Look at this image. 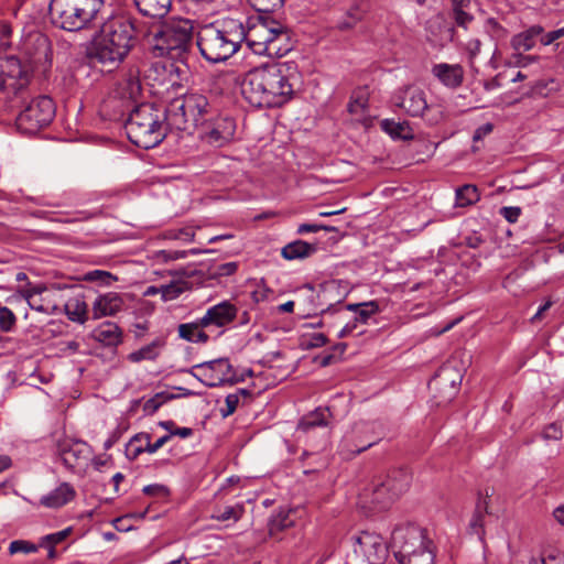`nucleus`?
I'll list each match as a JSON object with an SVG mask.
<instances>
[{
    "mask_svg": "<svg viewBox=\"0 0 564 564\" xmlns=\"http://www.w3.org/2000/svg\"><path fill=\"white\" fill-rule=\"evenodd\" d=\"M235 130L236 124L232 119H219L215 123V126L207 132V142L215 147H221L234 138Z\"/></svg>",
    "mask_w": 564,
    "mask_h": 564,
    "instance_id": "obj_27",
    "label": "nucleus"
},
{
    "mask_svg": "<svg viewBox=\"0 0 564 564\" xmlns=\"http://www.w3.org/2000/svg\"><path fill=\"white\" fill-rule=\"evenodd\" d=\"M186 290L187 283L183 281H173L159 288L161 296L165 302L177 299Z\"/></svg>",
    "mask_w": 564,
    "mask_h": 564,
    "instance_id": "obj_41",
    "label": "nucleus"
},
{
    "mask_svg": "<svg viewBox=\"0 0 564 564\" xmlns=\"http://www.w3.org/2000/svg\"><path fill=\"white\" fill-rule=\"evenodd\" d=\"M180 338L195 344H206L212 339L206 326H203L202 318L189 323L180 324L177 327Z\"/></svg>",
    "mask_w": 564,
    "mask_h": 564,
    "instance_id": "obj_28",
    "label": "nucleus"
},
{
    "mask_svg": "<svg viewBox=\"0 0 564 564\" xmlns=\"http://www.w3.org/2000/svg\"><path fill=\"white\" fill-rule=\"evenodd\" d=\"M135 41L133 20L126 14H111L91 39L86 55L91 62L115 69L126 61Z\"/></svg>",
    "mask_w": 564,
    "mask_h": 564,
    "instance_id": "obj_3",
    "label": "nucleus"
},
{
    "mask_svg": "<svg viewBox=\"0 0 564 564\" xmlns=\"http://www.w3.org/2000/svg\"><path fill=\"white\" fill-rule=\"evenodd\" d=\"M84 280L90 281V282H98L101 285H110V283L112 281H116L117 279L115 276H112V274L107 271L93 270V271L85 273Z\"/></svg>",
    "mask_w": 564,
    "mask_h": 564,
    "instance_id": "obj_48",
    "label": "nucleus"
},
{
    "mask_svg": "<svg viewBox=\"0 0 564 564\" xmlns=\"http://www.w3.org/2000/svg\"><path fill=\"white\" fill-rule=\"evenodd\" d=\"M375 423L358 422L345 434L340 442V452L351 458L370 448L380 440L375 435Z\"/></svg>",
    "mask_w": 564,
    "mask_h": 564,
    "instance_id": "obj_11",
    "label": "nucleus"
},
{
    "mask_svg": "<svg viewBox=\"0 0 564 564\" xmlns=\"http://www.w3.org/2000/svg\"><path fill=\"white\" fill-rule=\"evenodd\" d=\"M91 338L104 346L116 347L122 341V330L113 322H102L93 332Z\"/></svg>",
    "mask_w": 564,
    "mask_h": 564,
    "instance_id": "obj_26",
    "label": "nucleus"
},
{
    "mask_svg": "<svg viewBox=\"0 0 564 564\" xmlns=\"http://www.w3.org/2000/svg\"><path fill=\"white\" fill-rule=\"evenodd\" d=\"M165 124L171 129L186 130L189 126L186 116L184 97L173 99L165 108Z\"/></svg>",
    "mask_w": 564,
    "mask_h": 564,
    "instance_id": "obj_24",
    "label": "nucleus"
},
{
    "mask_svg": "<svg viewBox=\"0 0 564 564\" xmlns=\"http://www.w3.org/2000/svg\"><path fill=\"white\" fill-rule=\"evenodd\" d=\"M44 291H46V286L43 283L32 284L28 282L18 290V293L28 302L32 310L46 313L48 312V307L43 304V300L41 299V294Z\"/></svg>",
    "mask_w": 564,
    "mask_h": 564,
    "instance_id": "obj_30",
    "label": "nucleus"
},
{
    "mask_svg": "<svg viewBox=\"0 0 564 564\" xmlns=\"http://www.w3.org/2000/svg\"><path fill=\"white\" fill-rule=\"evenodd\" d=\"M289 63H271L247 72L241 82V95L256 108L281 107L290 101L294 94Z\"/></svg>",
    "mask_w": 564,
    "mask_h": 564,
    "instance_id": "obj_2",
    "label": "nucleus"
},
{
    "mask_svg": "<svg viewBox=\"0 0 564 564\" xmlns=\"http://www.w3.org/2000/svg\"><path fill=\"white\" fill-rule=\"evenodd\" d=\"M521 213L522 210L518 206H505L500 209V215L510 224L517 223Z\"/></svg>",
    "mask_w": 564,
    "mask_h": 564,
    "instance_id": "obj_56",
    "label": "nucleus"
},
{
    "mask_svg": "<svg viewBox=\"0 0 564 564\" xmlns=\"http://www.w3.org/2000/svg\"><path fill=\"white\" fill-rule=\"evenodd\" d=\"M171 440V435H163L160 438H158L154 443H151V435L149 434V445L147 448V453L154 454L156 453L161 447H163L169 441Z\"/></svg>",
    "mask_w": 564,
    "mask_h": 564,
    "instance_id": "obj_58",
    "label": "nucleus"
},
{
    "mask_svg": "<svg viewBox=\"0 0 564 564\" xmlns=\"http://www.w3.org/2000/svg\"><path fill=\"white\" fill-rule=\"evenodd\" d=\"M123 304V300L118 293L109 292L100 295L93 304V318L112 316L122 310Z\"/></svg>",
    "mask_w": 564,
    "mask_h": 564,
    "instance_id": "obj_21",
    "label": "nucleus"
},
{
    "mask_svg": "<svg viewBox=\"0 0 564 564\" xmlns=\"http://www.w3.org/2000/svg\"><path fill=\"white\" fill-rule=\"evenodd\" d=\"M33 68L14 55L0 54V90L8 98L22 96L28 88Z\"/></svg>",
    "mask_w": 564,
    "mask_h": 564,
    "instance_id": "obj_7",
    "label": "nucleus"
},
{
    "mask_svg": "<svg viewBox=\"0 0 564 564\" xmlns=\"http://www.w3.org/2000/svg\"><path fill=\"white\" fill-rule=\"evenodd\" d=\"M543 33V26L539 24L531 25L523 31L514 34L510 40V46L513 52H528L534 48L538 39Z\"/></svg>",
    "mask_w": 564,
    "mask_h": 564,
    "instance_id": "obj_25",
    "label": "nucleus"
},
{
    "mask_svg": "<svg viewBox=\"0 0 564 564\" xmlns=\"http://www.w3.org/2000/svg\"><path fill=\"white\" fill-rule=\"evenodd\" d=\"M481 47V42L478 39H473L467 42L466 48L470 55V57H475L479 54Z\"/></svg>",
    "mask_w": 564,
    "mask_h": 564,
    "instance_id": "obj_63",
    "label": "nucleus"
},
{
    "mask_svg": "<svg viewBox=\"0 0 564 564\" xmlns=\"http://www.w3.org/2000/svg\"><path fill=\"white\" fill-rule=\"evenodd\" d=\"M192 375L208 388L232 386L245 380V376H238L228 358H218L194 365L184 370Z\"/></svg>",
    "mask_w": 564,
    "mask_h": 564,
    "instance_id": "obj_8",
    "label": "nucleus"
},
{
    "mask_svg": "<svg viewBox=\"0 0 564 564\" xmlns=\"http://www.w3.org/2000/svg\"><path fill=\"white\" fill-rule=\"evenodd\" d=\"M104 4V0H51V21L67 32L82 31L97 19Z\"/></svg>",
    "mask_w": 564,
    "mask_h": 564,
    "instance_id": "obj_4",
    "label": "nucleus"
},
{
    "mask_svg": "<svg viewBox=\"0 0 564 564\" xmlns=\"http://www.w3.org/2000/svg\"><path fill=\"white\" fill-rule=\"evenodd\" d=\"M17 317L7 306H0V329L9 333L15 327Z\"/></svg>",
    "mask_w": 564,
    "mask_h": 564,
    "instance_id": "obj_45",
    "label": "nucleus"
},
{
    "mask_svg": "<svg viewBox=\"0 0 564 564\" xmlns=\"http://www.w3.org/2000/svg\"><path fill=\"white\" fill-rule=\"evenodd\" d=\"M142 15L161 19L165 17L172 6V0H134Z\"/></svg>",
    "mask_w": 564,
    "mask_h": 564,
    "instance_id": "obj_31",
    "label": "nucleus"
},
{
    "mask_svg": "<svg viewBox=\"0 0 564 564\" xmlns=\"http://www.w3.org/2000/svg\"><path fill=\"white\" fill-rule=\"evenodd\" d=\"M394 499L383 487L382 479L365 488L358 496V506L367 511H381L387 509Z\"/></svg>",
    "mask_w": 564,
    "mask_h": 564,
    "instance_id": "obj_18",
    "label": "nucleus"
},
{
    "mask_svg": "<svg viewBox=\"0 0 564 564\" xmlns=\"http://www.w3.org/2000/svg\"><path fill=\"white\" fill-rule=\"evenodd\" d=\"M469 4L470 3H459L452 6L455 23L465 30L468 29V25L474 20V17L465 11V9L469 7Z\"/></svg>",
    "mask_w": 564,
    "mask_h": 564,
    "instance_id": "obj_43",
    "label": "nucleus"
},
{
    "mask_svg": "<svg viewBox=\"0 0 564 564\" xmlns=\"http://www.w3.org/2000/svg\"><path fill=\"white\" fill-rule=\"evenodd\" d=\"M381 129L393 139L411 140L413 130L408 121H394L393 119H383L380 123Z\"/></svg>",
    "mask_w": 564,
    "mask_h": 564,
    "instance_id": "obj_34",
    "label": "nucleus"
},
{
    "mask_svg": "<svg viewBox=\"0 0 564 564\" xmlns=\"http://www.w3.org/2000/svg\"><path fill=\"white\" fill-rule=\"evenodd\" d=\"M432 542L422 545L413 553L398 560L399 564H434V552L432 551Z\"/></svg>",
    "mask_w": 564,
    "mask_h": 564,
    "instance_id": "obj_36",
    "label": "nucleus"
},
{
    "mask_svg": "<svg viewBox=\"0 0 564 564\" xmlns=\"http://www.w3.org/2000/svg\"><path fill=\"white\" fill-rule=\"evenodd\" d=\"M487 31L495 40H502L507 36V30L495 19L487 20Z\"/></svg>",
    "mask_w": 564,
    "mask_h": 564,
    "instance_id": "obj_53",
    "label": "nucleus"
},
{
    "mask_svg": "<svg viewBox=\"0 0 564 564\" xmlns=\"http://www.w3.org/2000/svg\"><path fill=\"white\" fill-rule=\"evenodd\" d=\"M491 497V494L486 489L485 496H481L479 494L475 511L471 516L470 522H469V531L473 534H476L480 541H484L485 538V525H486V517L491 516V512L489 510V498Z\"/></svg>",
    "mask_w": 564,
    "mask_h": 564,
    "instance_id": "obj_20",
    "label": "nucleus"
},
{
    "mask_svg": "<svg viewBox=\"0 0 564 564\" xmlns=\"http://www.w3.org/2000/svg\"><path fill=\"white\" fill-rule=\"evenodd\" d=\"M123 85L121 93L122 98L134 99L140 94L141 86L137 77L129 76L124 79Z\"/></svg>",
    "mask_w": 564,
    "mask_h": 564,
    "instance_id": "obj_47",
    "label": "nucleus"
},
{
    "mask_svg": "<svg viewBox=\"0 0 564 564\" xmlns=\"http://www.w3.org/2000/svg\"><path fill=\"white\" fill-rule=\"evenodd\" d=\"M162 346L163 341L160 339H155L152 343L131 352L128 358L132 362H139L142 360H154L160 355Z\"/></svg>",
    "mask_w": 564,
    "mask_h": 564,
    "instance_id": "obj_38",
    "label": "nucleus"
},
{
    "mask_svg": "<svg viewBox=\"0 0 564 564\" xmlns=\"http://www.w3.org/2000/svg\"><path fill=\"white\" fill-rule=\"evenodd\" d=\"M143 494L147 496L161 497L165 498L170 495V489L161 484H151L144 486L142 489Z\"/></svg>",
    "mask_w": 564,
    "mask_h": 564,
    "instance_id": "obj_54",
    "label": "nucleus"
},
{
    "mask_svg": "<svg viewBox=\"0 0 564 564\" xmlns=\"http://www.w3.org/2000/svg\"><path fill=\"white\" fill-rule=\"evenodd\" d=\"M354 552L368 564H384L389 546L380 534L364 531L354 538Z\"/></svg>",
    "mask_w": 564,
    "mask_h": 564,
    "instance_id": "obj_13",
    "label": "nucleus"
},
{
    "mask_svg": "<svg viewBox=\"0 0 564 564\" xmlns=\"http://www.w3.org/2000/svg\"><path fill=\"white\" fill-rule=\"evenodd\" d=\"M492 131V124L491 123H485L480 127H478L474 133V140H480L485 135L489 134Z\"/></svg>",
    "mask_w": 564,
    "mask_h": 564,
    "instance_id": "obj_64",
    "label": "nucleus"
},
{
    "mask_svg": "<svg viewBox=\"0 0 564 564\" xmlns=\"http://www.w3.org/2000/svg\"><path fill=\"white\" fill-rule=\"evenodd\" d=\"M480 199V193L476 185L465 184L455 191V206L468 207Z\"/></svg>",
    "mask_w": 564,
    "mask_h": 564,
    "instance_id": "obj_35",
    "label": "nucleus"
},
{
    "mask_svg": "<svg viewBox=\"0 0 564 564\" xmlns=\"http://www.w3.org/2000/svg\"><path fill=\"white\" fill-rule=\"evenodd\" d=\"M70 531V528H67L65 530L47 534L46 536H44V540L54 545L64 541L69 535Z\"/></svg>",
    "mask_w": 564,
    "mask_h": 564,
    "instance_id": "obj_59",
    "label": "nucleus"
},
{
    "mask_svg": "<svg viewBox=\"0 0 564 564\" xmlns=\"http://www.w3.org/2000/svg\"><path fill=\"white\" fill-rule=\"evenodd\" d=\"M431 542L426 531L412 523L398 525L391 533L390 547L398 560L413 553L416 549Z\"/></svg>",
    "mask_w": 564,
    "mask_h": 564,
    "instance_id": "obj_10",
    "label": "nucleus"
},
{
    "mask_svg": "<svg viewBox=\"0 0 564 564\" xmlns=\"http://www.w3.org/2000/svg\"><path fill=\"white\" fill-rule=\"evenodd\" d=\"M163 401L162 397L156 394L144 403V411L151 413L155 412L162 405Z\"/></svg>",
    "mask_w": 564,
    "mask_h": 564,
    "instance_id": "obj_60",
    "label": "nucleus"
},
{
    "mask_svg": "<svg viewBox=\"0 0 564 564\" xmlns=\"http://www.w3.org/2000/svg\"><path fill=\"white\" fill-rule=\"evenodd\" d=\"M316 249H281V254L285 260H304L312 256Z\"/></svg>",
    "mask_w": 564,
    "mask_h": 564,
    "instance_id": "obj_50",
    "label": "nucleus"
},
{
    "mask_svg": "<svg viewBox=\"0 0 564 564\" xmlns=\"http://www.w3.org/2000/svg\"><path fill=\"white\" fill-rule=\"evenodd\" d=\"M239 402H240V400H239L238 393L228 394L225 399L226 408L220 409L221 416L227 417V416L234 414L239 405Z\"/></svg>",
    "mask_w": 564,
    "mask_h": 564,
    "instance_id": "obj_52",
    "label": "nucleus"
},
{
    "mask_svg": "<svg viewBox=\"0 0 564 564\" xmlns=\"http://www.w3.org/2000/svg\"><path fill=\"white\" fill-rule=\"evenodd\" d=\"M21 50L26 63L34 68L46 69L52 63V50L48 39L39 32L30 33L22 42Z\"/></svg>",
    "mask_w": 564,
    "mask_h": 564,
    "instance_id": "obj_15",
    "label": "nucleus"
},
{
    "mask_svg": "<svg viewBox=\"0 0 564 564\" xmlns=\"http://www.w3.org/2000/svg\"><path fill=\"white\" fill-rule=\"evenodd\" d=\"M249 3L262 13L273 12L283 6L284 0H248Z\"/></svg>",
    "mask_w": 564,
    "mask_h": 564,
    "instance_id": "obj_46",
    "label": "nucleus"
},
{
    "mask_svg": "<svg viewBox=\"0 0 564 564\" xmlns=\"http://www.w3.org/2000/svg\"><path fill=\"white\" fill-rule=\"evenodd\" d=\"M55 117V105L51 97L33 98L17 118V128L25 134H34L48 126Z\"/></svg>",
    "mask_w": 564,
    "mask_h": 564,
    "instance_id": "obj_9",
    "label": "nucleus"
},
{
    "mask_svg": "<svg viewBox=\"0 0 564 564\" xmlns=\"http://www.w3.org/2000/svg\"><path fill=\"white\" fill-rule=\"evenodd\" d=\"M36 551V546L30 542L23 540L12 541L9 545V552L11 554L15 553H33Z\"/></svg>",
    "mask_w": 564,
    "mask_h": 564,
    "instance_id": "obj_51",
    "label": "nucleus"
},
{
    "mask_svg": "<svg viewBox=\"0 0 564 564\" xmlns=\"http://www.w3.org/2000/svg\"><path fill=\"white\" fill-rule=\"evenodd\" d=\"M345 308L354 312V317L339 330L338 338H344L355 333L362 335L365 330L359 329V327L376 322L375 316L380 312V305L377 301L347 304Z\"/></svg>",
    "mask_w": 564,
    "mask_h": 564,
    "instance_id": "obj_16",
    "label": "nucleus"
},
{
    "mask_svg": "<svg viewBox=\"0 0 564 564\" xmlns=\"http://www.w3.org/2000/svg\"><path fill=\"white\" fill-rule=\"evenodd\" d=\"M364 18V11L359 6L350 7L345 14L337 21V29L340 31H348L357 25Z\"/></svg>",
    "mask_w": 564,
    "mask_h": 564,
    "instance_id": "obj_39",
    "label": "nucleus"
},
{
    "mask_svg": "<svg viewBox=\"0 0 564 564\" xmlns=\"http://www.w3.org/2000/svg\"><path fill=\"white\" fill-rule=\"evenodd\" d=\"M393 104L411 117H421L429 124L440 123L444 117V107L437 102H429L426 94L416 86H406L393 95Z\"/></svg>",
    "mask_w": 564,
    "mask_h": 564,
    "instance_id": "obj_6",
    "label": "nucleus"
},
{
    "mask_svg": "<svg viewBox=\"0 0 564 564\" xmlns=\"http://www.w3.org/2000/svg\"><path fill=\"white\" fill-rule=\"evenodd\" d=\"M64 311L69 321L78 324H84L88 318V308L83 295L68 299Z\"/></svg>",
    "mask_w": 564,
    "mask_h": 564,
    "instance_id": "obj_32",
    "label": "nucleus"
},
{
    "mask_svg": "<svg viewBox=\"0 0 564 564\" xmlns=\"http://www.w3.org/2000/svg\"><path fill=\"white\" fill-rule=\"evenodd\" d=\"M243 42L260 56L282 57L293 48L290 30L269 15L249 18L246 24L226 18L203 26L197 34L198 50L210 63L227 61Z\"/></svg>",
    "mask_w": 564,
    "mask_h": 564,
    "instance_id": "obj_1",
    "label": "nucleus"
},
{
    "mask_svg": "<svg viewBox=\"0 0 564 564\" xmlns=\"http://www.w3.org/2000/svg\"><path fill=\"white\" fill-rule=\"evenodd\" d=\"M239 267L236 261L215 263L210 267V274L216 278L229 276L234 274Z\"/></svg>",
    "mask_w": 564,
    "mask_h": 564,
    "instance_id": "obj_44",
    "label": "nucleus"
},
{
    "mask_svg": "<svg viewBox=\"0 0 564 564\" xmlns=\"http://www.w3.org/2000/svg\"><path fill=\"white\" fill-rule=\"evenodd\" d=\"M524 52H514L512 57L514 59V65L518 67H527L530 64L538 63L540 61V56L538 55H524Z\"/></svg>",
    "mask_w": 564,
    "mask_h": 564,
    "instance_id": "obj_55",
    "label": "nucleus"
},
{
    "mask_svg": "<svg viewBox=\"0 0 564 564\" xmlns=\"http://www.w3.org/2000/svg\"><path fill=\"white\" fill-rule=\"evenodd\" d=\"M243 512L245 509L242 505L227 506L223 510H218V512L213 516V519L217 521H227L232 519L237 522L242 517Z\"/></svg>",
    "mask_w": 564,
    "mask_h": 564,
    "instance_id": "obj_42",
    "label": "nucleus"
},
{
    "mask_svg": "<svg viewBox=\"0 0 564 564\" xmlns=\"http://www.w3.org/2000/svg\"><path fill=\"white\" fill-rule=\"evenodd\" d=\"M149 433L141 432L133 435L126 445V456L129 460L137 459L142 453H147Z\"/></svg>",
    "mask_w": 564,
    "mask_h": 564,
    "instance_id": "obj_37",
    "label": "nucleus"
},
{
    "mask_svg": "<svg viewBox=\"0 0 564 564\" xmlns=\"http://www.w3.org/2000/svg\"><path fill=\"white\" fill-rule=\"evenodd\" d=\"M431 72L440 83L449 88L460 86L464 79V69L459 64L438 63L433 65Z\"/></svg>",
    "mask_w": 564,
    "mask_h": 564,
    "instance_id": "obj_22",
    "label": "nucleus"
},
{
    "mask_svg": "<svg viewBox=\"0 0 564 564\" xmlns=\"http://www.w3.org/2000/svg\"><path fill=\"white\" fill-rule=\"evenodd\" d=\"M411 475L406 469L400 468L389 473L383 479V487L390 492L393 499L408 490L411 484Z\"/></svg>",
    "mask_w": 564,
    "mask_h": 564,
    "instance_id": "obj_29",
    "label": "nucleus"
},
{
    "mask_svg": "<svg viewBox=\"0 0 564 564\" xmlns=\"http://www.w3.org/2000/svg\"><path fill=\"white\" fill-rule=\"evenodd\" d=\"M183 97L188 123L194 127L200 124L204 121V116L208 112L207 98L199 94H187Z\"/></svg>",
    "mask_w": 564,
    "mask_h": 564,
    "instance_id": "obj_23",
    "label": "nucleus"
},
{
    "mask_svg": "<svg viewBox=\"0 0 564 564\" xmlns=\"http://www.w3.org/2000/svg\"><path fill=\"white\" fill-rule=\"evenodd\" d=\"M170 236H171V238L175 239L180 243H192V242L204 243L203 241L195 240V232L192 228H184V229H178L176 231H171Z\"/></svg>",
    "mask_w": 564,
    "mask_h": 564,
    "instance_id": "obj_49",
    "label": "nucleus"
},
{
    "mask_svg": "<svg viewBox=\"0 0 564 564\" xmlns=\"http://www.w3.org/2000/svg\"><path fill=\"white\" fill-rule=\"evenodd\" d=\"M366 107V100L364 98H357L348 104V110L350 113H358Z\"/></svg>",
    "mask_w": 564,
    "mask_h": 564,
    "instance_id": "obj_62",
    "label": "nucleus"
},
{
    "mask_svg": "<svg viewBox=\"0 0 564 564\" xmlns=\"http://www.w3.org/2000/svg\"><path fill=\"white\" fill-rule=\"evenodd\" d=\"M76 497V490L69 482H61L55 489L41 497L39 506L48 509H59L73 501Z\"/></svg>",
    "mask_w": 564,
    "mask_h": 564,
    "instance_id": "obj_19",
    "label": "nucleus"
},
{
    "mask_svg": "<svg viewBox=\"0 0 564 564\" xmlns=\"http://www.w3.org/2000/svg\"><path fill=\"white\" fill-rule=\"evenodd\" d=\"M531 564H564V554L555 553L542 558H533Z\"/></svg>",
    "mask_w": 564,
    "mask_h": 564,
    "instance_id": "obj_57",
    "label": "nucleus"
},
{
    "mask_svg": "<svg viewBox=\"0 0 564 564\" xmlns=\"http://www.w3.org/2000/svg\"><path fill=\"white\" fill-rule=\"evenodd\" d=\"M332 417V413L328 408H318L315 411L304 415L300 423L299 430L307 432L311 429L318 426H327L329 424V420Z\"/></svg>",
    "mask_w": 564,
    "mask_h": 564,
    "instance_id": "obj_33",
    "label": "nucleus"
},
{
    "mask_svg": "<svg viewBox=\"0 0 564 564\" xmlns=\"http://www.w3.org/2000/svg\"><path fill=\"white\" fill-rule=\"evenodd\" d=\"M126 131L129 140L142 149H152L165 138L164 126L151 104H141L130 112Z\"/></svg>",
    "mask_w": 564,
    "mask_h": 564,
    "instance_id": "obj_5",
    "label": "nucleus"
},
{
    "mask_svg": "<svg viewBox=\"0 0 564 564\" xmlns=\"http://www.w3.org/2000/svg\"><path fill=\"white\" fill-rule=\"evenodd\" d=\"M238 308L229 301H223L210 306L202 318L203 326H206L212 338H218L224 328L237 317Z\"/></svg>",
    "mask_w": 564,
    "mask_h": 564,
    "instance_id": "obj_17",
    "label": "nucleus"
},
{
    "mask_svg": "<svg viewBox=\"0 0 564 564\" xmlns=\"http://www.w3.org/2000/svg\"><path fill=\"white\" fill-rule=\"evenodd\" d=\"M122 431L118 427L116 429L110 436L105 441L104 448L106 451L110 449L121 437Z\"/></svg>",
    "mask_w": 564,
    "mask_h": 564,
    "instance_id": "obj_61",
    "label": "nucleus"
},
{
    "mask_svg": "<svg viewBox=\"0 0 564 564\" xmlns=\"http://www.w3.org/2000/svg\"><path fill=\"white\" fill-rule=\"evenodd\" d=\"M292 512L290 510H281L273 514L269 522V532L271 535L283 531L293 525Z\"/></svg>",
    "mask_w": 564,
    "mask_h": 564,
    "instance_id": "obj_40",
    "label": "nucleus"
},
{
    "mask_svg": "<svg viewBox=\"0 0 564 564\" xmlns=\"http://www.w3.org/2000/svg\"><path fill=\"white\" fill-rule=\"evenodd\" d=\"M192 40V25L188 21H180L177 23L165 26L158 37V48L165 51L167 54L178 55L187 50Z\"/></svg>",
    "mask_w": 564,
    "mask_h": 564,
    "instance_id": "obj_14",
    "label": "nucleus"
},
{
    "mask_svg": "<svg viewBox=\"0 0 564 564\" xmlns=\"http://www.w3.org/2000/svg\"><path fill=\"white\" fill-rule=\"evenodd\" d=\"M56 452L63 465L70 471L86 467L93 455V448L88 443L68 437L57 441Z\"/></svg>",
    "mask_w": 564,
    "mask_h": 564,
    "instance_id": "obj_12",
    "label": "nucleus"
}]
</instances>
